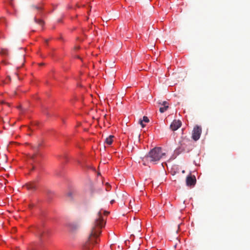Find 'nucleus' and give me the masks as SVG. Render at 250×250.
<instances>
[{
  "mask_svg": "<svg viewBox=\"0 0 250 250\" xmlns=\"http://www.w3.org/2000/svg\"><path fill=\"white\" fill-rule=\"evenodd\" d=\"M103 214H104V215H107L108 212L104 210H100L98 212L91 227L88 240L84 245V248L87 250H90L94 244L97 243L98 238L101 233V229L105 224V219L103 216Z\"/></svg>",
  "mask_w": 250,
  "mask_h": 250,
  "instance_id": "1",
  "label": "nucleus"
},
{
  "mask_svg": "<svg viewBox=\"0 0 250 250\" xmlns=\"http://www.w3.org/2000/svg\"><path fill=\"white\" fill-rule=\"evenodd\" d=\"M166 156V153L163 152L161 147H155L151 149L148 154L142 158L143 164L146 165V163L149 162L155 163Z\"/></svg>",
  "mask_w": 250,
  "mask_h": 250,
  "instance_id": "2",
  "label": "nucleus"
},
{
  "mask_svg": "<svg viewBox=\"0 0 250 250\" xmlns=\"http://www.w3.org/2000/svg\"><path fill=\"white\" fill-rule=\"evenodd\" d=\"M179 149L181 151H189L192 148V142L190 140L184 138L180 142Z\"/></svg>",
  "mask_w": 250,
  "mask_h": 250,
  "instance_id": "3",
  "label": "nucleus"
},
{
  "mask_svg": "<svg viewBox=\"0 0 250 250\" xmlns=\"http://www.w3.org/2000/svg\"><path fill=\"white\" fill-rule=\"evenodd\" d=\"M202 133V128L198 125H196L193 128L192 133V138L196 141L198 140L200 137Z\"/></svg>",
  "mask_w": 250,
  "mask_h": 250,
  "instance_id": "4",
  "label": "nucleus"
},
{
  "mask_svg": "<svg viewBox=\"0 0 250 250\" xmlns=\"http://www.w3.org/2000/svg\"><path fill=\"white\" fill-rule=\"evenodd\" d=\"M196 180L195 176L188 175L186 178V185L188 186H193L196 184Z\"/></svg>",
  "mask_w": 250,
  "mask_h": 250,
  "instance_id": "5",
  "label": "nucleus"
},
{
  "mask_svg": "<svg viewBox=\"0 0 250 250\" xmlns=\"http://www.w3.org/2000/svg\"><path fill=\"white\" fill-rule=\"evenodd\" d=\"M182 125V123L180 120H174L171 123L170 128L172 131H175L179 128Z\"/></svg>",
  "mask_w": 250,
  "mask_h": 250,
  "instance_id": "6",
  "label": "nucleus"
},
{
  "mask_svg": "<svg viewBox=\"0 0 250 250\" xmlns=\"http://www.w3.org/2000/svg\"><path fill=\"white\" fill-rule=\"evenodd\" d=\"M23 187L28 190L34 191L36 189V184L35 182H30L25 185Z\"/></svg>",
  "mask_w": 250,
  "mask_h": 250,
  "instance_id": "7",
  "label": "nucleus"
},
{
  "mask_svg": "<svg viewBox=\"0 0 250 250\" xmlns=\"http://www.w3.org/2000/svg\"><path fill=\"white\" fill-rule=\"evenodd\" d=\"M159 104L163 106L162 107H160L159 109V111L161 113H164L165 111L167 110L169 105L167 102L163 101L162 102H159Z\"/></svg>",
  "mask_w": 250,
  "mask_h": 250,
  "instance_id": "8",
  "label": "nucleus"
},
{
  "mask_svg": "<svg viewBox=\"0 0 250 250\" xmlns=\"http://www.w3.org/2000/svg\"><path fill=\"white\" fill-rule=\"evenodd\" d=\"M114 136L110 135L108 137L106 138L105 140V143L108 145H110L113 142V139L114 138Z\"/></svg>",
  "mask_w": 250,
  "mask_h": 250,
  "instance_id": "9",
  "label": "nucleus"
},
{
  "mask_svg": "<svg viewBox=\"0 0 250 250\" xmlns=\"http://www.w3.org/2000/svg\"><path fill=\"white\" fill-rule=\"evenodd\" d=\"M0 53L3 56H7L8 54V51L6 49L2 48L1 50Z\"/></svg>",
  "mask_w": 250,
  "mask_h": 250,
  "instance_id": "10",
  "label": "nucleus"
},
{
  "mask_svg": "<svg viewBox=\"0 0 250 250\" xmlns=\"http://www.w3.org/2000/svg\"><path fill=\"white\" fill-rule=\"evenodd\" d=\"M34 21L35 22L41 25V26H42L43 24V22L42 20L37 19L36 18H34Z\"/></svg>",
  "mask_w": 250,
  "mask_h": 250,
  "instance_id": "11",
  "label": "nucleus"
},
{
  "mask_svg": "<svg viewBox=\"0 0 250 250\" xmlns=\"http://www.w3.org/2000/svg\"><path fill=\"white\" fill-rule=\"evenodd\" d=\"M136 230L138 232H140L141 231V225L140 222H138L136 223V225L135 226Z\"/></svg>",
  "mask_w": 250,
  "mask_h": 250,
  "instance_id": "12",
  "label": "nucleus"
},
{
  "mask_svg": "<svg viewBox=\"0 0 250 250\" xmlns=\"http://www.w3.org/2000/svg\"><path fill=\"white\" fill-rule=\"evenodd\" d=\"M32 7L34 9L37 10V11H40L42 10V7L40 5H33Z\"/></svg>",
  "mask_w": 250,
  "mask_h": 250,
  "instance_id": "13",
  "label": "nucleus"
},
{
  "mask_svg": "<svg viewBox=\"0 0 250 250\" xmlns=\"http://www.w3.org/2000/svg\"><path fill=\"white\" fill-rule=\"evenodd\" d=\"M73 192H71V191H69L66 194V196L67 197H68L70 199H71L72 198V197H73Z\"/></svg>",
  "mask_w": 250,
  "mask_h": 250,
  "instance_id": "14",
  "label": "nucleus"
},
{
  "mask_svg": "<svg viewBox=\"0 0 250 250\" xmlns=\"http://www.w3.org/2000/svg\"><path fill=\"white\" fill-rule=\"evenodd\" d=\"M142 121H143V122H144L145 123H148L149 121V119L146 116H144Z\"/></svg>",
  "mask_w": 250,
  "mask_h": 250,
  "instance_id": "15",
  "label": "nucleus"
},
{
  "mask_svg": "<svg viewBox=\"0 0 250 250\" xmlns=\"http://www.w3.org/2000/svg\"><path fill=\"white\" fill-rule=\"evenodd\" d=\"M139 123L141 125L142 127H144L145 126V125L143 123V121L142 120L140 119L139 121Z\"/></svg>",
  "mask_w": 250,
  "mask_h": 250,
  "instance_id": "16",
  "label": "nucleus"
},
{
  "mask_svg": "<svg viewBox=\"0 0 250 250\" xmlns=\"http://www.w3.org/2000/svg\"><path fill=\"white\" fill-rule=\"evenodd\" d=\"M69 227L72 229H76L78 228L79 226H69Z\"/></svg>",
  "mask_w": 250,
  "mask_h": 250,
  "instance_id": "17",
  "label": "nucleus"
},
{
  "mask_svg": "<svg viewBox=\"0 0 250 250\" xmlns=\"http://www.w3.org/2000/svg\"><path fill=\"white\" fill-rule=\"evenodd\" d=\"M35 155H33L32 156H30V158L31 159L33 160L34 159V157H35Z\"/></svg>",
  "mask_w": 250,
  "mask_h": 250,
  "instance_id": "18",
  "label": "nucleus"
},
{
  "mask_svg": "<svg viewBox=\"0 0 250 250\" xmlns=\"http://www.w3.org/2000/svg\"><path fill=\"white\" fill-rule=\"evenodd\" d=\"M79 48V46H75V47H74V49H78Z\"/></svg>",
  "mask_w": 250,
  "mask_h": 250,
  "instance_id": "19",
  "label": "nucleus"
},
{
  "mask_svg": "<svg viewBox=\"0 0 250 250\" xmlns=\"http://www.w3.org/2000/svg\"><path fill=\"white\" fill-rule=\"evenodd\" d=\"M109 188H110L109 186V187H107V188H106V190L107 191H108V190H109Z\"/></svg>",
  "mask_w": 250,
  "mask_h": 250,
  "instance_id": "20",
  "label": "nucleus"
},
{
  "mask_svg": "<svg viewBox=\"0 0 250 250\" xmlns=\"http://www.w3.org/2000/svg\"><path fill=\"white\" fill-rule=\"evenodd\" d=\"M114 202V200H112L110 201L111 204H113Z\"/></svg>",
  "mask_w": 250,
  "mask_h": 250,
  "instance_id": "21",
  "label": "nucleus"
},
{
  "mask_svg": "<svg viewBox=\"0 0 250 250\" xmlns=\"http://www.w3.org/2000/svg\"><path fill=\"white\" fill-rule=\"evenodd\" d=\"M50 192H51V191H50V190H48L47 191V193H50Z\"/></svg>",
  "mask_w": 250,
  "mask_h": 250,
  "instance_id": "22",
  "label": "nucleus"
},
{
  "mask_svg": "<svg viewBox=\"0 0 250 250\" xmlns=\"http://www.w3.org/2000/svg\"><path fill=\"white\" fill-rule=\"evenodd\" d=\"M30 250H33V249H31Z\"/></svg>",
  "mask_w": 250,
  "mask_h": 250,
  "instance_id": "23",
  "label": "nucleus"
}]
</instances>
